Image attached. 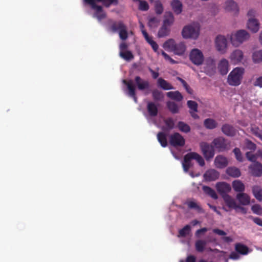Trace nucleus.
Listing matches in <instances>:
<instances>
[{
    "mask_svg": "<svg viewBox=\"0 0 262 262\" xmlns=\"http://www.w3.org/2000/svg\"><path fill=\"white\" fill-rule=\"evenodd\" d=\"M245 69L243 68L237 67L233 69L229 73L227 78V82L231 86H238L242 83Z\"/></svg>",
    "mask_w": 262,
    "mask_h": 262,
    "instance_id": "nucleus-1",
    "label": "nucleus"
},
{
    "mask_svg": "<svg viewBox=\"0 0 262 262\" xmlns=\"http://www.w3.org/2000/svg\"><path fill=\"white\" fill-rule=\"evenodd\" d=\"M195 160L201 166L205 165V161L203 157L199 154L195 152H190L187 153L184 157V161L182 163L183 168L185 172H187L192 166L191 161Z\"/></svg>",
    "mask_w": 262,
    "mask_h": 262,
    "instance_id": "nucleus-2",
    "label": "nucleus"
},
{
    "mask_svg": "<svg viewBox=\"0 0 262 262\" xmlns=\"http://www.w3.org/2000/svg\"><path fill=\"white\" fill-rule=\"evenodd\" d=\"M200 32V26L198 23H193L184 27L182 34L185 38L196 39Z\"/></svg>",
    "mask_w": 262,
    "mask_h": 262,
    "instance_id": "nucleus-3",
    "label": "nucleus"
},
{
    "mask_svg": "<svg viewBox=\"0 0 262 262\" xmlns=\"http://www.w3.org/2000/svg\"><path fill=\"white\" fill-rule=\"evenodd\" d=\"M84 2L91 6L93 9L96 10L97 11V17L98 19L101 20L105 17L106 15L104 13H102V7L101 6L96 5V2H102L104 5L106 7L108 4V0H84Z\"/></svg>",
    "mask_w": 262,
    "mask_h": 262,
    "instance_id": "nucleus-4",
    "label": "nucleus"
},
{
    "mask_svg": "<svg viewBox=\"0 0 262 262\" xmlns=\"http://www.w3.org/2000/svg\"><path fill=\"white\" fill-rule=\"evenodd\" d=\"M249 37L250 35L246 30H240L231 36V41L234 46H238L239 44L247 40Z\"/></svg>",
    "mask_w": 262,
    "mask_h": 262,
    "instance_id": "nucleus-5",
    "label": "nucleus"
},
{
    "mask_svg": "<svg viewBox=\"0 0 262 262\" xmlns=\"http://www.w3.org/2000/svg\"><path fill=\"white\" fill-rule=\"evenodd\" d=\"M200 147L202 154L207 161L213 158L215 151L213 144H210L206 142H202L200 143Z\"/></svg>",
    "mask_w": 262,
    "mask_h": 262,
    "instance_id": "nucleus-6",
    "label": "nucleus"
},
{
    "mask_svg": "<svg viewBox=\"0 0 262 262\" xmlns=\"http://www.w3.org/2000/svg\"><path fill=\"white\" fill-rule=\"evenodd\" d=\"M212 144L219 152H222L228 150L230 146L229 142L223 137H219L214 139Z\"/></svg>",
    "mask_w": 262,
    "mask_h": 262,
    "instance_id": "nucleus-7",
    "label": "nucleus"
},
{
    "mask_svg": "<svg viewBox=\"0 0 262 262\" xmlns=\"http://www.w3.org/2000/svg\"><path fill=\"white\" fill-rule=\"evenodd\" d=\"M169 143L174 147H183L185 145V140L179 133H174L169 136Z\"/></svg>",
    "mask_w": 262,
    "mask_h": 262,
    "instance_id": "nucleus-8",
    "label": "nucleus"
},
{
    "mask_svg": "<svg viewBox=\"0 0 262 262\" xmlns=\"http://www.w3.org/2000/svg\"><path fill=\"white\" fill-rule=\"evenodd\" d=\"M191 61L195 65L200 66L203 63L204 56L202 52L198 49H193L191 50L189 55Z\"/></svg>",
    "mask_w": 262,
    "mask_h": 262,
    "instance_id": "nucleus-9",
    "label": "nucleus"
},
{
    "mask_svg": "<svg viewBox=\"0 0 262 262\" xmlns=\"http://www.w3.org/2000/svg\"><path fill=\"white\" fill-rule=\"evenodd\" d=\"M227 45V40L225 36L219 35L215 39V46L219 52L224 53L225 52Z\"/></svg>",
    "mask_w": 262,
    "mask_h": 262,
    "instance_id": "nucleus-10",
    "label": "nucleus"
},
{
    "mask_svg": "<svg viewBox=\"0 0 262 262\" xmlns=\"http://www.w3.org/2000/svg\"><path fill=\"white\" fill-rule=\"evenodd\" d=\"M219 172L214 169L207 170L203 174L204 180L207 182L215 181L219 178Z\"/></svg>",
    "mask_w": 262,
    "mask_h": 262,
    "instance_id": "nucleus-11",
    "label": "nucleus"
},
{
    "mask_svg": "<svg viewBox=\"0 0 262 262\" xmlns=\"http://www.w3.org/2000/svg\"><path fill=\"white\" fill-rule=\"evenodd\" d=\"M249 169L252 175L254 177H258L262 175V164L258 162H255L250 165Z\"/></svg>",
    "mask_w": 262,
    "mask_h": 262,
    "instance_id": "nucleus-12",
    "label": "nucleus"
},
{
    "mask_svg": "<svg viewBox=\"0 0 262 262\" xmlns=\"http://www.w3.org/2000/svg\"><path fill=\"white\" fill-rule=\"evenodd\" d=\"M244 58L243 52L240 50H235L230 55V60L232 63L238 64Z\"/></svg>",
    "mask_w": 262,
    "mask_h": 262,
    "instance_id": "nucleus-13",
    "label": "nucleus"
},
{
    "mask_svg": "<svg viewBox=\"0 0 262 262\" xmlns=\"http://www.w3.org/2000/svg\"><path fill=\"white\" fill-rule=\"evenodd\" d=\"M135 81L138 89L140 91H144L149 88V82L143 79L140 76H136Z\"/></svg>",
    "mask_w": 262,
    "mask_h": 262,
    "instance_id": "nucleus-14",
    "label": "nucleus"
},
{
    "mask_svg": "<svg viewBox=\"0 0 262 262\" xmlns=\"http://www.w3.org/2000/svg\"><path fill=\"white\" fill-rule=\"evenodd\" d=\"M123 82L124 84H125L127 87V89L128 90V95L132 97L134 101L137 103V98L136 97V88L135 85L133 84V82L132 80H130L128 81H127L126 80H123Z\"/></svg>",
    "mask_w": 262,
    "mask_h": 262,
    "instance_id": "nucleus-15",
    "label": "nucleus"
},
{
    "mask_svg": "<svg viewBox=\"0 0 262 262\" xmlns=\"http://www.w3.org/2000/svg\"><path fill=\"white\" fill-rule=\"evenodd\" d=\"M216 188L217 191L223 196V195L227 194L226 193L231 190L230 185L226 182H219L216 183Z\"/></svg>",
    "mask_w": 262,
    "mask_h": 262,
    "instance_id": "nucleus-16",
    "label": "nucleus"
},
{
    "mask_svg": "<svg viewBox=\"0 0 262 262\" xmlns=\"http://www.w3.org/2000/svg\"><path fill=\"white\" fill-rule=\"evenodd\" d=\"M223 198L226 205L229 208L234 209L236 210L237 209L238 205L236 204L235 200L233 198H232L228 194L223 195Z\"/></svg>",
    "mask_w": 262,
    "mask_h": 262,
    "instance_id": "nucleus-17",
    "label": "nucleus"
},
{
    "mask_svg": "<svg viewBox=\"0 0 262 262\" xmlns=\"http://www.w3.org/2000/svg\"><path fill=\"white\" fill-rule=\"evenodd\" d=\"M222 132L226 136L233 137L236 134V129L231 125L225 124L222 127Z\"/></svg>",
    "mask_w": 262,
    "mask_h": 262,
    "instance_id": "nucleus-18",
    "label": "nucleus"
},
{
    "mask_svg": "<svg viewBox=\"0 0 262 262\" xmlns=\"http://www.w3.org/2000/svg\"><path fill=\"white\" fill-rule=\"evenodd\" d=\"M218 69L222 75H225L229 71V62L226 59H222L218 65Z\"/></svg>",
    "mask_w": 262,
    "mask_h": 262,
    "instance_id": "nucleus-19",
    "label": "nucleus"
},
{
    "mask_svg": "<svg viewBox=\"0 0 262 262\" xmlns=\"http://www.w3.org/2000/svg\"><path fill=\"white\" fill-rule=\"evenodd\" d=\"M215 166L219 168H223L228 164L227 159L223 156H217L214 160Z\"/></svg>",
    "mask_w": 262,
    "mask_h": 262,
    "instance_id": "nucleus-20",
    "label": "nucleus"
},
{
    "mask_svg": "<svg viewBox=\"0 0 262 262\" xmlns=\"http://www.w3.org/2000/svg\"><path fill=\"white\" fill-rule=\"evenodd\" d=\"M225 9L227 11L233 12L234 13L238 12L237 4L232 0H228L226 2Z\"/></svg>",
    "mask_w": 262,
    "mask_h": 262,
    "instance_id": "nucleus-21",
    "label": "nucleus"
},
{
    "mask_svg": "<svg viewBox=\"0 0 262 262\" xmlns=\"http://www.w3.org/2000/svg\"><path fill=\"white\" fill-rule=\"evenodd\" d=\"M247 27L252 32L255 33L259 30V24L257 19L250 18L248 21Z\"/></svg>",
    "mask_w": 262,
    "mask_h": 262,
    "instance_id": "nucleus-22",
    "label": "nucleus"
},
{
    "mask_svg": "<svg viewBox=\"0 0 262 262\" xmlns=\"http://www.w3.org/2000/svg\"><path fill=\"white\" fill-rule=\"evenodd\" d=\"M142 33L146 40V41L151 46L152 49L155 52H158L159 46L156 41L152 39V37L149 36L145 30H142Z\"/></svg>",
    "mask_w": 262,
    "mask_h": 262,
    "instance_id": "nucleus-23",
    "label": "nucleus"
},
{
    "mask_svg": "<svg viewBox=\"0 0 262 262\" xmlns=\"http://www.w3.org/2000/svg\"><path fill=\"white\" fill-rule=\"evenodd\" d=\"M234 248L235 251L241 255H245L248 254L249 252V248L241 243H236Z\"/></svg>",
    "mask_w": 262,
    "mask_h": 262,
    "instance_id": "nucleus-24",
    "label": "nucleus"
},
{
    "mask_svg": "<svg viewBox=\"0 0 262 262\" xmlns=\"http://www.w3.org/2000/svg\"><path fill=\"white\" fill-rule=\"evenodd\" d=\"M236 199L241 205H248L250 202V198L245 193H239L236 195Z\"/></svg>",
    "mask_w": 262,
    "mask_h": 262,
    "instance_id": "nucleus-25",
    "label": "nucleus"
},
{
    "mask_svg": "<svg viewBox=\"0 0 262 262\" xmlns=\"http://www.w3.org/2000/svg\"><path fill=\"white\" fill-rule=\"evenodd\" d=\"M147 110L150 116L155 117L158 115V106L153 102H149L147 103Z\"/></svg>",
    "mask_w": 262,
    "mask_h": 262,
    "instance_id": "nucleus-26",
    "label": "nucleus"
},
{
    "mask_svg": "<svg viewBox=\"0 0 262 262\" xmlns=\"http://www.w3.org/2000/svg\"><path fill=\"white\" fill-rule=\"evenodd\" d=\"M186 50V46L185 44L182 42H179L178 43H176L172 52L178 55H182L184 54Z\"/></svg>",
    "mask_w": 262,
    "mask_h": 262,
    "instance_id": "nucleus-27",
    "label": "nucleus"
},
{
    "mask_svg": "<svg viewBox=\"0 0 262 262\" xmlns=\"http://www.w3.org/2000/svg\"><path fill=\"white\" fill-rule=\"evenodd\" d=\"M171 6L174 13L180 14L182 11V4L179 0H173L171 2Z\"/></svg>",
    "mask_w": 262,
    "mask_h": 262,
    "instance_id": "nucleus-28",
    "label": "nucleus"
},
{
    "mask_svg": "<svg viewBox=\"0 0 262 262\" xmlns=\"http://www.w3.org/2000/svg\"><path fill=\"white\" fill-rule=\"evenodd\" d=\"M125 25L123 23L122 21H113L110 26L111 30L113 32H116L120 31L121 29H123Z\"/></svg>",
    "mask_w": 262,
    "mask_h": 262,
    "instance_id": "nucleus-29",
    "label": "nucleus"
},
{
    "mask_svg": "<svg viewBox=\"0 0 262 262\" xmlns=\"http://www.w3.org/2000/svg\"><path fill=\"white\" fill-rule=\"evenodd\" d=\"M174 22V16L171 12H166L164 14L163 24L170 27Z\"/></svg>",
    "mask_w": 262,
    "mask_h": 262,
    "instance_id": "nucleus-30",
    "label": "nucleus"
},
{
    "mask_svg": "<svg viewBox=\"0 0 262 262\" xmlns=\"http://www.w3.org/2000/svg\"><path fill=\"white\" fill-rule=\"evenodd\" d=\"M204 126L209 129L215 128L217 126V122L212 118H207L204 121Z\"/></svg>",
    "mask_w": 262,
    "mask_h": 262,
    "instance_id": "nucleus-31",
    "label": "nucleus"
},
{
    "mask_svg": "<svg viewBox=\"0 0 262 262\" xmlns=\"http://www.w3.org/2000/svg\"><path fill=\"white\" fill-rule=\"evenodd\" d=\"M226 173L233 178H238L241 176L240 170L235 167H229L226 169Z\"/></svg>",
    "mask_w": 262,
    "mask_h": 262,
    "instance_id": "nucleus-32",
    "label": "nucleus"
},
{
    "mask_svg": "<svg viewBox=\"0 0 262 262\" xmlns=\"http://www.w3.org/2000/svg\"><path fill=\"white\" fill-rule=\"evenodd\" d=\"M166 95L168 98L177 101H181L183 98L181 93L178 91L167 92Z\"/></svg>",
    "mask_w": 262,
    "mask_h": 262,
    "instance_id": "nucleus-33",
    "label": "nucleus"
},
{
    "mask_svg": "<svg viewBox=\"0 0 262 262\" xmlns=\"http://www.w3.org/2000/svg\"><path fill=\"white\" fill-rule=\"evenodd\" d=\"M158 84L159 86L164 90L173 89V87L169 83L162 78L158 79Z\"/></svg>",
    "mask_w": 262,
    "mask_h": 262,
    "instance_id": "nucleus-34",
    "label": "nucleus"
},
{
    "mask_svg": "<svg viewBox=\"0 0 262 262\" xmlns=\"http://www.w3.org/2000/svg\"><path fill=\"white\" fill-rule=\"evenodd\" d=\"M207 242L203 239L197 240L195 243V248L198 252H203L205 249Z\"/></svg>",
    "mask_w": 262,
    "mask_h": 262,
    "instance_id": "nucleus-35",
    "label": "nucleus"
},
{
    "mask_svg": "<svg viewBox=\"0 0 262 262\" xmlns=\"http://www.w3.org/2000/svg\"><path fill=\"white\" fill-rule=\"evenodd\" d=\"M170 31V27L163 24L159 30L158 36L160 38L165 37L169 34Z\"/></svg>",
    "mask_w": 262,
    "mask_h": 262,
    "instance_id": "nucleus-36",
    "label": "nucleus"
},
{
    "mask_svg": "<svg viewBox=\"0 0 262 262\" xmlns=\"http://www.w3.org/2000/svg\"><path fill=\"white\" fill-rule=\"evenodd\" d=\"M186 204L187 205L189 208L194 209L199 213H202L204 212V210L201 207V206L194 201H188L186 203Z\"/></svg>",
    "mask_w": 262,
    "mask_h": 262,
    "instance_id": "nucleus-37",
    "label": "nucleus"
},
{
    "mask_svg": "<svg viewBox=\"0 0 262 262\" xmlns=\"http://www.w3.org/2000/svg\"><path fill=\"white\" fill-rule=\"evenodd\" d=\"M157 139L163 147L167 146V136L164 132H160L158 133Z\"/></svg>",
    "mask_w": 262,
    "mask_h": 262,
    "instance_id": "nucleus-38",
    "label": "nucleus"
},
{
    "mask_svg": "<svg viewBox=\"0 0 262 262\" xmlns=\"http://www.w3.org/2000/svg\"><path fill=\"white\" fill-rule=\"evenodd\" d=\"M166 126L163 127L162 129L164 131H169L174 127V122L172 118H168L164 120Z\"/></svg>",
    "mask_w": 262,
    "mask_h": 262,
    "instance_id": "nucleus-39",
    "label": "nucleus"
},
{
    "mask_svg": "<svg viewBox=\"0 0 262 262\" xmlns=\"http://www.w3.org/2000/svg\"><path fill=\"white\" fill-rule=\"evenodd\" d=\"M232 187L236 192H243L245 190L244 184L239 180H235L232 182Z\"/></svg>",
    "mask_w": 262,
    "mask_h": 262,
    "instance_id": "nucleus-40",
    "label": "nucleus"
},
{
    "mask_svg": "<svg viewBox=\"0 0 262 262\" xmlns=\"http://www.w3.org/2000/svg\"><path fill=\"white\" fill-rule=\"evenodd\" d=\"M177 127L180 132L184 133H188L191 130L190 126L183 121H179Z\"/></svg>",
    "mask_w": 262,
    "mask_h": 262,
    "instance_id": "nucleus-41",
    "label": "nucleus"
},
{
    "mask_svg": "<svg viewBox=\"0 0 262 262\" xmlns=\"http://www.w3.org/2000/svg\"><path fill=\"white\" fill-rule=\"evenodd\" d=\"M202 189L206 194L208 195L212 199L216 200L218 198L217 195L216 194L215 191L210 187L207 186H203Z\"/></svg>",
    "mask_w": 262,
    "mask_h": 262,
    "instance_id": "nucleus-42",
    "label": "nucleus"
},
{
    "mask_svg": "<svg viewBox=\"0 0 262 262\" xmlns=\"http://www.w3.org/2000/svg\"><path fill=\"white\" fill-rule=\"evenodd\" d=\"M252 192L255 198L259 201H262V189L258 186H254Z\"/></svg>",
    "mask_w": 262,
    "mask_h": 262,
    "instance_id": "nucleus-43",
    "label": "nucleus"
},
{
    "mask_svg": "<svg viewBox=\"0 0 262 262\" xmlns=\"http://www.w3.org/2000/svg\"><path fill=\"white\" fill-rule=\"evenodd\" d=\"M252 60L255 63H259L262 62V50L253 52L252 54Z\"/></svg>",
    "mask_w": 262,
    "mask_h": 262,
    "instance_id": "nucleus-44",
    "label": "nucleus"
},
{
    "mask_svg": "<svg viewBox=\"0 0 262 262\" xmlns=\"http://www.w3.org/2000/svg\"><path fill=\"white\" fill-rule=\"evenodd\" d=\"M176 43L173 39H169L163 45V47L167 50L172 51Z\"/></svg>",
    "mask_w": 262,
    "mask_h": 262,
    "instance_id": "nucleus-45",
    "label": "nucleus"
},
{
    "mask_svg": "<svg viewBox=\"0 0 262 262\" xmlns=\"http://www.w3.org/2000/svg\"><path fill=\"white\" fill-rule=\"evenodd\" d=\"M166 105L171 113L177 114L179 112V107L175 102L172 101H168L166 103Z\"/></svg>",
    "mask_w": 262,
    "mask_h": 262,
    "instance_id": "nucleus-46",
    "label": "nucleus"
},
{
    "mask_svg": "<svg viewBox=\"0 0 262 262\" xmlns=\"http://www.w3.org/2000/svg\"><path fill=\"white\" fill-rule=\"evenodd\" d=\"M152 96L156 101H161L164 98V95L161 91L155 89L152 91Z\"/></svg>",
    "mask_w": 262,
    "mask_h": 262,
    "instance_id": "nucleus-47",
    "label": "nucleus"
},
{
    "mask_svg": "<svg viewBox=\"0 0 262 262\" xmlns=\"http://www.w3.org/2000/svg\"><path fill=\"white\" fill-rule=\"evenodd\" d=\"M191 231L190 225H187L179 231L178 237H185L189 234Z\"/></svg>",
    "mask_w": 262,
    "mask_h": 262,
    "instance_id": "nucleus-48",
    "label": "nucleus"
},
{
    "mask_svg": "<svg viewBox=\"0 0 262 262\" xmlns=\"http://www.w3.org/2000/svg\"><path fill=\"white\" fill-rule=\"evenodd\" d=\"M250 129L251 133L254 136L262 140V130L260 129L258 127L255 125L252 126Z\"/></svg>",
    "mask_w": 262,
    "mask_h": 262,
    "instance_id": "nucleus-49",
    "label": "nucleus"
},
{
    "mask_svg": "<svg viewBox=\"0 0 262 262\" xmlns=\"http://www.w3.org/2000/svg\"><path fill=\"white\" fill-rule=\"evenodd\" d=\"M120 56L126 61H129L134 58L132 53L129 51L120 52Z\"/></svg>",
    "mask_w": 262,
    "mask_h": 262,
    "instance_id": "nucleus-50",
    "label": "nucleus"
},
{
    "mask_svg": "<svg viewBox=\"0 0 262 262\" xmlns=\"http://www.w3.org/2000/svg\"><path fill=\"white\" fill-rule=\"evenodd\" d=\"M120 38L122 40H125L128 38V32L127 27L125 26L123 29H121L118 32Z\"/></svg>",
    "mask_w": 262,
    "mask_h": 262,
    "instance_id": "nucleus-51",
    "label": "nucleus"
},
{
    "mask_svg": "<svg viewBox=\"0 0 262 262\" xmlns=\"http://www.w3.org/2000/svg\"><path fill=\"white\" fill-rule=\"evenodd\" d=\"M155 9L156 14L160 15L163 12V7L162 3L159 1L155 2Z\"/></svg>",
    "mask_w": 262,
    "mask_h": 262,
    "instance_id": "nucleus-52",
    "label": "nucleus"
},
{
    "mask_svg": "<svg viewBox=\"0 0 262 262\" xmlns=\"http://www.w3.org/2000/svg\"><path fill=\"white\" fill-rule=\"evenodd\" d=\"M187 105L188 107L190 108V111H193L194 112H198V103L192 100H188L187 102Z\"/></svg>",
    "mask_w": 262,
    "mask_h": 262,
    "instance_id": "nucleus-53",
    "label": "nucleus"
},
{
    "mask_svg": "<svg viewBox=\"0 0 262 262\" xmlns=\"http://www.w3.org/2000/svg\"><path fill=\"white\" fill-rule=\"evenodd\" d=\"M252 212L257 215H261L262 214V208L258 204L253 205L251 207Z\"/></svg>",
    "mask_w": 262,
    "mask_h": 262,
    "instance_id": "nucleus-54",
    "label": "nucleus"
},
{
    "mask_svg": "<svg viewBox=\"0 0 262 262\" xmlns=\"http://www.w3.org/2000/svg\"><path fill=\"white\" fill-rule=\"evenodd\" d=\"M233 152L235 156V158L237 161L239 162L243 161V156L242 152L238 148H235L233 150Z\"/></svg>",
    "mask_w": 262,
    "mask_h": 262,
    "instance_id": "nucleus-55",
    "label": "nucleus"
},
{
    "mask_svg": "<svg viewBox=\"0 0 262 262\" xmlns=\"http://www.w3.org/2000/svg\"><path fill=\"white\" fill-rule=\"evenodd\" d=\"M139 9L142 11H147L149 9L148 3L145 1H140Z\"/></svg>",
    "mask_w": 262,
    "mask_h": 262,
    "instance_id": "nucleus-56",
    "label": "nucleus"
},
{
    "mask_svg": "<svg viewBox=\"0 0 262 262\" xmlns=\"http://www.w3.org/2000/svg\"><path fill=\"white\" fill-rule=\"evenodd\" d=\"M246 147L248 149L254 150L256 149V145L250 140H247Z\"/></svg>",
    "mask_w": 262,
    "mask_h": 262,
    "instance_id": "nucleus-57",
    "label": "nucleus"
},
{
    "mask_svg": "<svg viewBox=\"0 0 262 262\" xmlns=\"http://www.w3.org/2000/svg\"><path fill=\"white\" fill-rule=\"evenodd\" d=\"M161 54L165 58V60H168L170 63L171 64H175L177 63V62L176 61L174 60H173L172 58H171L167 54H166L165 52L163 51H162Z\"/></svg>",
    "mask_w": 262,
    "mask_h": 262,
    "instance_id": "nucleus-58",
    "label": "nucleus"
},
{
    "mask_svg": "<svg viewBox=\"0 0 262 262\" xmlns=\"http://www.w3.org/2000/svg\"><path fill=\"white\" fill-rule=\"evenodd\" d=\"M246 158L248 160L251 162H255L256 158L255 156L251 152H247L246 154Z\"/></svg>",
    "mask_w": 262,
    "mask_h": 262,
    "instance_id": "nucleus-59",
    "label": "nucleus"
},
{
    "mask_svg": "<svg viewBox=\"0 0 262 262\" xmlns=\"http://www.w3.org/2000/svg\"><path fill=\"white\" fill-rule=\"evenodd\" d=\"M254 86H257L259 88H262V76H259L256 78L255 81L253 83Z\"/></svg>",
    "mask_w": 262,
    "mask_h": 262,
    "instance_id": "nucleus-60",
    "label": "nucleus"
},
{
    "mask_svg": "<svg viewBox=\"0 0 262 262\" xmlns=\"http://www.w3.org/2000/svg\"><path fill=\"white\" fill-rule=\"evenodd\" d=\"M229 258L231 259L237 260L239 259L240 256L239 254L236 251H233L231 252L229 255Z\"/></svg>",
    "mask_w": 262,
    "mask_h": 262,
    "instance_id": "nucleus-61",
    "label": "nucleus"
},
{
    "mask_svg": "<svg viewBox=\"0 0 262 262\" xmlns=\"http://www.w3.org/2000/svg\"><path fill=\"white\" fill-rule=\"evenodd\" d=\"M213 233L217 234L219 235L223 236L226 235V233L224 231L219 229H214L213 230Z\"/></svg>",
    "mask_w": 262,
    "mask_h": 262,
    "instance_id": "nucleus-62",
    "label": "nucleus"
},
{
    "mask_svg": "<svg viewBox=\"0 0 262 262\" xmlns=\"http://www.w3.org/2000/svg\"><path fill=\"white\" fill-rule=\"evenodd\" d=\"M252 220L256 224L262 226V219L257 217H252Z\"/></svg>",
    "mask_w": 262,
    "mask_h": 262,
    "instance_id": "nucleus-63",
    "label": "nucleus"
},
{
    "mask_svg": "<svg viewBox=\"0 0 262 262\" xmlns=\"http://www.w3.org/2000/svg\"><path fill=\"white\" fill-rule=\"evenodd\" d=\"M196 258L193 255H189L187 257L186 262H195Z\"/></svg>",
    "mask_w": 262,
    "mask_h": 262,
    "instance_id": "nucleus-64",
    "label": "nucleus"
}]
</instances>
